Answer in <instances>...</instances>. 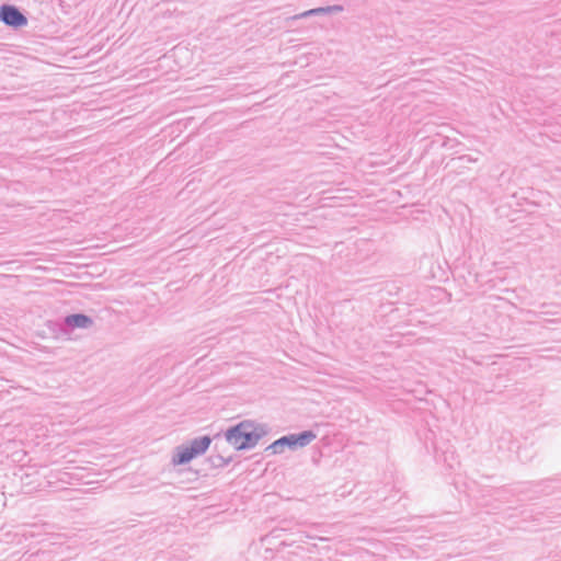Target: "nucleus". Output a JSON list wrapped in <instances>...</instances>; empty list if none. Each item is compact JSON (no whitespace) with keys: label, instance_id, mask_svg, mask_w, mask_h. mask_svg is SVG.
Here are the masks:
<instances>
[{"label":"nucleus","instance_id":"obj_1","mask_svg":"<svg viewBox=\"0 0 561 561\" xmlns=\"http://www.w3.org/2000/svg\"><path fill=\"white\" fill-rule=\"evenodd\" d=\"M49 472L50 470L47 467L22 466L13 472L10 479V488L26 494L46 490L53 483L49 479Z\"/></svg>","mask_w":561,"mask_h":561},{"label":"nucleus","instance_id":"obj_9","mask_svg":"<svg viewBox=\"0 0 561 561\" xmlns=\"http://www.w3.org/2000/svg\"><path fill=\"white\" fill-rule=\"evenodd\" d=\"M343 11V7L340 4L319 7L313 9L314 15L333 14Z\"/></svg>","mask_w":561,"mask_h":561},{"label":"nucleus","instance_id":"obj_3","mask_svg":"<svg viewBox=\"0 0 561 561\" xmlns=\"http://www.w3.org/2000/svg\"><path fill=\"white\" fill-rule=\"evenodd\" d=\"M211 438L207 435L196 437L188 442L187 445L176 447V453L173 456V463L185 465L195 457L203 455L210 446Z\"/></svg>","mask_w":561,"mask_h":561},{"label":"nucleus","instance_id":"obj_6","mask_svg":"<svg viewBox=\"0 0 561 561\" xmlns=\"http://www.w3.org/2000/svg\"><path fill=\"white\" fill-rule=\"evenodd\" d=\"M288 447L290 449H294V443H293V436L291 434L285 435L278 439H276L274 443H272L266 450H271L272 454H280L284 451V448Z\"/></svg>","mask_w":561,"mask_h":561},{"label":"nucleus","instance_id":"obj_13","mask_svg":"<svg viewBox=\"0 0 561 561\" xmlns=\"http://www.w3.org/2000/svg\"><path fill=\"white\" fill-rule=\"evenodd\" d=\"M215 439H216V445H215V447H216V448H218V440L220 439V434H217V435L215 436Z\"/></svg>","mask_w":561,"mask_h":561},{"label":"nucleus","instance_id":"obj_5","mask_svg":"<svg viewBox=\"0 0 561 561\" xmlns=\"http://www.w3.org/2000/svg\"><path fill=\"white\" fill-rule=\"evenodd\" d=\"M93 320L87 314L83 313H75L65 317L64 319V328L62 331L68 333L69 330L78 329H88L92 327Z\"/></svg>","mask_w":561,"mask_h":561},{"label":"nucleus","instance_id":"obj_4","mask_svg":"<svg viewBox=\"0 0 561 561\" xmlns=\"http://www.w3.org/2000/svg\"><path fill=\"white\" fill-rule=\"evenodd\" d=\"M0 21L13 28H20L27 24V18L14 5L2 4L0 7Z\"/></svg>","mask_w":561,"mask_h":561},{"label":"nucleus","instance_id":"obj_11","mask_svg":"<svg viewBox=\"0 0 561 561\" xmlns=\"http://www.w3.org/2000/svg\"><path fill=\"white\" fill-rule=\"evenodd\" d=\"M477 158L469 156V154H458L457 161H458V169L465 167L466 163H476Z\"/></svg>","mask_w":561,"mask_h":561},{"label":"nucleus","instance_id":"obj_7","mask_svg":"<svg viewBox=\"0 0 561 561\" xmlns=\"http://www.w3.org/2000/svg\"><path fill=\"white\" fill-rule=\"evenodd\" d=\"M291 436L294 449L309 445L317 437L316 433L312 431H304L298 434H291Z\"/></svg>","mask_w":561,"mask_h":561},{"label":"nucleus","instance_id":"obj_2","mask_svg":"<svg viewBox=\"0 0 561 561\" xmlns=\"http://www.w3.org/2000/svg\"><path fill=\"white\" fill-rule=\"evenodd\" d=\"M266 434L263 425L253 421H242L225 432V440L237 450L251 449Z\"/></svg>","mask_w":561,"mask_h":561},{"label":"nucleus","instance_id":"obj_8","mask_svg":"<svg viewBox=\"0 0 561 561\" xmlns=\"http://www.w3.org/2000/svg\"><path fill=\"white\" fill-rule=\"evenodd\" d=\"M437 460L445 465L446 470L449 471L448 476H450L449 483L454 484L455 483V479L451 476V470L454 468V461H455V453H454V450H449V449L443 450L442 454L437 455Z\"/></svg>","mask_w":561,"mask_h":561},{"label":"nucleus","instance_id":"obj_10","mask_svg":"<svg viewBox=\"0 0 561 561\" xmlns=\"http://www.w3.org/2000/svg\"><path fill=\"white\" fill-rule=\"evenodd\" d=\"M209 460L211 461L214 467L222 468V467L229 465V462L231 461V457L225 458L221 455H216V456H211L209 458Z\"/></svg>","mask_w":561,"mask_h":561},{"label":"nucleus","instance_id":"obj_12","mask_svg":"<svg viewBox=\"0 0 561 561\" xmlns=\"http://www.w3.org/2000/svg\"><path fill=\"white\" fill-rule=\"evenodd\" d=\"M309 16H314L313 9H310V10H307V11H305L302 13L296 14V15L291 16V19L293 20H299V19L309 18Z\"/></svg>","mask_w":561,"mask_h":561}]
</instances>
